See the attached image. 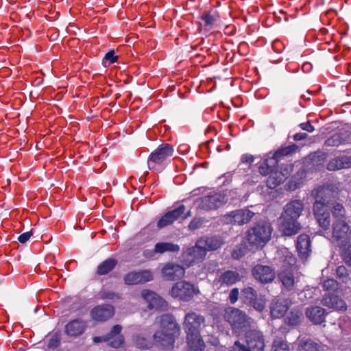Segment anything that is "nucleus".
<instances>
[{"mask_svg":"<svg viewBox=\"0 0 351 351\" xmlns=\"http://www.w3.org/2000/svg\"><path fill=\"white\" fill-rule=\"evenodd\" d=\"M205 319L194 311L186 313L183 328L186 335L187 351H204L205 344L200 336V329L204 325Z\"/></svg>","mask_w":351,"mask_h":351,"instance_id":"f257e3e1","label":"nucleus"},{"mask_svg":"<svg viewBox=\"0 0 351 351\" xmlns=\"http://www.w3.org/2000/svg\"><path fill=\"white\" fill-rule=\"evenodd\" d=\"M180 332V328L174 316L164 314L160 317V328L153 335L154 341L165 349L173 348L175 339Z\"/></svg>","mask_w":351,"mask_h":351,"instance_id":"f03ea898","label":"nucleus"},{"mask_svg":"<svg viewBox=\"0 0 351 351\" xmlns=\"http://www.w3.org/2000/svg\"><path fill=\"white\" fill-rule=\"evenodd\" d=\"M174 148L168 143H162L154 150L147 158V166L154 172H161L173 155Z\"/></svg>","mask_w":351,"mask_h":351,"instance_id":"7ed1b4c3","label":"nucleus"},{"mask_svg":"<svg viewBox=\"0 0 351 351\" xmlns=\"http://www.w3.org/2000/svg\"><path fill=\"white\" fill-rule=\"evenodd\" d=\"M271 231L272 228L269 223H257L247 231L246 239L250 245L262 247L270 240Z\"/></svg>","mask_w":351,"mask_h":351,"instance_id":"20e7f679","label":"nucleus"},{"mask_svg":"<svg viewBox=\"0 0 351 351\" xmlns=\"http://www.w3.org/2000/svg\"><path fill=\"white\" fill-rule=\"evenodd\" d=\"M225 319L228 322L234 330L246 329L250 325V319L242 311L228 307L224 314Z\"/></svg>","mask_w":351,"mask_h":351,"instance_id":"39448f33","label":"nucleus"},{"mask_svg":"<svg viewBox=\"0 0 351 351\" xmlns=\"http://www.w3.org/2000/svg\"><path fill=\"white\" fill-rule=\"evenodd\" d=\"M199 293L198 289L186 281L176 282L170 291L171 295L183 301H190L195 295Z\"/></svg>","mask_w":351,"mask_h":351,"instance_id":"423d86ee","label":"nucleus"},{"mask_svg":"<svg viewBox=\"0 0 351 351\" xmlns=\"http://www.w3.org/2000/svg\"><path fill=\"white\" fill-rule=\"evenodd\" d=\"M255 213L247 208L238 209L221 216V221L227 225L241 226L251 221Z\"/></svg>","mask_w":351,"mask_h":351,"instance_id":"0eeeda50","label":"nucleus"},{"mask_svg":"<svg viewBox=\"0 0 351 351\" xmlns=\"http://www.w3.org/2000/svg\"><path fill=\"white\" fill-rule=\"evenodd\" d=\"M228 201L227 197L221 193L209 194L197 199L195 202L198 208L204 210H212L217 209Z\"/></svg>","mask_w":351,"mask_h":351,"instance_id":"6e6552de","label":"nucleus"},{"mask_svg":"<svg viewBox=\"0 0 351 351\" xmlns=\"http://www.w3.org/2000/svg\"><path fill=\"white\" fill-rule=\"evenodd\" d=\"M332 238L339 245L349 243L351 238V229L345 219H336L332 223Z\"/></svg>","mask_w":351,"mask_h":351,"instance_id":"1a4fd4ad","label":"nucleus"},{"mask_svg":"<svg viewBox=\"0 0 351 351\" xmlns=\"http://www.w3.org/2000/svg\"><path fill=\"white\" fill-rule=\"evenodd\" d=\"M121 330L122 326L121 325H115L107 335L102 337H93V341L96 343L103 341L109 342L108 345L110 346L118 348L124 343L123 336L119 335Z\"/></svg>","mask_w":351,"mask_h":351,"instance_id":"9d476101","label":"nucleus"},{"mask_svg":"<svg viewBox=\"0 0 351 351\" xmlns=\"http://www.w3.org/2000/svg\"><path fill=\"white\" fill-rule=\"evenodd\" d=\"M245 346L248 351H264L265 338L262 332L256 330H250L245 333Z\"/></svg>","mask_w":351,"mask_h":351,"instance_id":"9b49d317","label":"nucleus"},{"mask_svg":"<svg viewBox=\"0 0 351 351\" xmlns=\"http://www.w3.org/2000/svg\"><path fill=\"white\" fill-rule=\"evenodd\" d=\"M311 195L315 199L313 205L317 203L321 204L322 207H330V204L333 200V191L330 185L320 186L313 189Z\"/></svg>","mask_w":351,"mask_h":351,"instance_id":"f8f14e48","label":"nucleus"},{"mask_svg":"<svg viewBox=\"0 0 351 351\" xmlns=\"http://www.w3.org/2000/svg\"><path fill=\"white\" fill-rule=\"evenodd\" d=\"M153 276L149 270H142L139 271H131L123 277L125 284L128 285H135L143 284L151 281Z\"/></svg>","mask_w":351,"mask_h":351,"instance_id":"ddd939ff","label":"nucleus"},{"mask_svg":"<svg viewBox=\"0 0 351 351\" xmlns=\"http://www.w3.org/2000/svg\"><path fill=\"white\" fill-rule=\"evenodd\" d=\"M141 295L147 302V307L149 309L156 311H165L167 309V303L156 293L145 289L142 291Z\"/></svg>","mask_w":351,"mask_h":351,"instance_id":"4468645a","label":"nucleus"},{"mask_svg":"<svg viewBox=\"0 0 351 351\" xmlns=\"http://www.w3.org/2000/svg\"><path fill=\"white\" fill-rule=\"evenodd\" d=\"M275 274L274 269L267 265H256L252 269L253 276L262 284L271 282Z\"/></svg>","mask_w":351,"mask_h":351,"instance_id":"2eb2a0df","label":"nucleus"},{"mask_svg":"<svg viewBox=\"0 0 351 351\" xmlns=\"http://www.w3.org/2000/svg\"><path fill=\"white\" fill-rule=\"evenodd\" d=\"M241 295L245 302H247L254 309L261 312L265 307V304L263 299L258 298L257 292L252 287H245L241 291Z\"/></svg>","mask_w":351,"mask_h":351,"instance_id":"dca6fc26","label":"nucleus"},{"mask_svg":"<svg viewBox=\"0 0 351 351\" xmlns=\"http://www.w3.org/2000/svg\"><path fill=\"white\" fill-rule=\"evenodd\" d=\"M241 279V277L237 271L227 270L218 275L214 280V285L219 288L229 287L240 281Z\"/></svg>","mask_w":351,"mask_h":351,"instance_id":"f3484780","label":"nucleus"},{"mask_svg":"<svg viewBox=\"0 0 351 351\" xmlns=\"http://www.w3.org/2000/svg\"><path fill=\"white\" fill-rule=\"evenodd\" d=\"M186 207L182 204L178 208L165 213L157 222L158 229L163 228L172 224L175 221L180 219L185 212Z\"/></svg>","mask_w":351,"mask_h":351,"instance_id":"a211bd4d","label":"nucleus"},{"mask_svg":"<svg viewBox=\"0 0 351 351\" xmlns=\"http://www.w3.org/2000/svg\"><path fill=\"white\" fill-rule=\"evenodd\" d=\"M114 313V307L110 304L98 305L90 311L91 318L96 322H105L112 317Z\"/></svg>","mask_w":351,"mask_h":351,"instance_id":"6ab92c4d","label":"nucleus"},{"mask_svg":"<svg viewBox=\"0 0 351 351\" xmlns=\"http://www.w3.org/2000/svg\"><path fill=\"white\" fill-rule=\"evenodd\" d=\"M162 274L167 280H176L184 276L185 269L180 265L168 263L163 267Z\"/></svg>","mask_w":351,"mask_h":351,"instance_id":"aec40b11","label":"nucleus"},{"mask_svg":"<svg viewBox=\"0 0 351 351\" xmlns=\"http://www.w3.org/2000/svg\"><path fill=\"white\" fill-rule=\"evenodd\" d=\"M313 211L319 226L324 230H328L330 225L329 207H322L317 203L316 205H313Z\"/></svg>","mask_w":351,"mask_h":351,"instance_id":"412c9836","label":"nucleus"},{"mask_svg":"<svg viewBox=\"0 0 351 351\" xmlns=\"http://www.w3.org/2000/svg\"><path fill=\"white\" fill-rule=\"evenodd\" d=\"M303 210L304 204L301 200H291L284 206L281 216L298 219Z\"/></svg>","mask_w":351,"mask_h":351,"instance_id":"4be33fe9","label":"nucleus"},{"mask_svg":"<svg viewBox=\"0 0 351 351\" xmlns=\"http://www.w3.org/2000/svg\"><path fill=\"white\" fill-rule=\"evenodd\" d=\"M207 254L204 246L197 240L195 245L189 247L184 252V256L187 260L191 263L194 262H200L203 261Z\"/></svg>","mask_w":351,"mask_h":351,"instance_id":"5701e85b","label":"nucleus"},{"mask_svg":"<svg viewBox=\"0 0 351 351\" xmlns=\"http://www.w3.org/2000/svg\"><path fill=\"white\" fill-rule=\"evenodd\" d=\"M280 229L285 236H293L296 234L301 229V225L298 219H291L280 216Z\"/></svg>","mask_w":351,"mask_h":351,"instance_id":"b1692460","label":"nucleus"},{"mask_svg":"<svg viewBox=\"0 0 351 351\" xmlns=\"http://www.w3.org/2000/svg\"><path fill=\"white\" fill-rule=\"evenodd\" d=\"M326 314V310L318 306H309L305 311L306 317L314 324L324 322Z\"/></svg>","mask_w":351,"mask_h":351,"instance_id":"393cba45","label":"nucleus"},{"mask_svg":"<svg viewBox=\"0 0 351 351\" xmlns=\"http://www.w3.org/2000/svg\"><path fill=\"white\" fill-rule=\"evenodd\" d=\"M291 304L288 298H278L273 301L271 306V315L274 318L282 317Z\"/></svg>","mask_w":351,"mask_h":351,"instance_id":"a878e982","label":"nucleus"},{"mask_svg":"<svg viewBox=\"0 0 351 351\" xmlns=\"http://www.w3.org/2000/svg\"><path fill=\"white\" fill-rule=\"evenodd\" d=\"M86 322L81 319H75L65 326V333L70 337H77L83 334L86 328Z\"/></svg>","mask_w":351,"mask_h":351,"instance_id":"bb28decb","label":"nucleus"},{"mask_svg":"<svg viewBox=\"0 0 351 351\" xmlns=\"http://www.w3.org/2000/svg\"><path fill=\"white\" fill-rule=\"evenodd\" d=\"M322 304L336 311H345L347 309L346 304L341 298L336 295L330 293L324 295L322 300Z\"/></svg>","mask_w":351,"mask_h":351,"instance_id":"cd10ccee","label":"nucleus"},{"mask_svg":"<svg viewBox=\"0 0 351 351\" xmlns=\"http://www.w3.org/2000/svg\"><path fill=\"white\" fill-rule=\"evenodd\" d=\"M278 278L285 289L287 291L293 290L299 281L294 277L293 271L289 269H282L278 274Z\"/></svg>","mask_w":351,"mask_h":351,"instance_id":"c85d7f7f","label":"nucleus"},{"mask_svg":"<svg viewBox=\"0 0 351 351\" xmlns=\"http://www.w3.org/2000/svg\"><path fill=\"white\" fill-rule=\"evenodd\" d=\"M296 247L299 256L302 259H306L311 252V241L308 235L300 234L297 241Z\"/></svg>","mask_w":351,"mask_h":351,"instance_id":"c756f323","label":"nucleus"},{"mask_svg":"<svg viewBox=\"0 0 351 351\" xmlns=\"http://www.w3.org/2000/svg\"><path fill=\"white\" fill-rule=\"evenodd\" d=\"M351 167V156H342L336 157L329 161L327 169L329 171H335Z\"/></svg>","mask_w":351,"mask_h":351,"instance_id":"7c9ffc66","label":"nucleus"},{"mask_svg":"<svg viewBox=\"0 0 351 351\" xmlns=\"http://www.w3.org/2000/svg\"><path fill=\"white\" fill-rule=\"evenodd\" d=\"M206 251H214L221 247L224 242L221 237L213 236L199 239Z\"/></svg>","mask_w":351,"mask_h":351,"instance_id":"2f4dec72","label":"nucleus"},{"mask_svg":"<svg viewBox=\"0 0 351 351\" xmlns=\"http://www.w3.org/2000/svg\"><path fill=\"white\" fill-rule=\"evenodd\" d=\"M288 172L285 173L278 171H273L267 180V185L270 189H274L280 184L288 176Z\"/></svg>","mask_w":351,"mask_h":351,"instance_id":"473e14b6","label":"nucleus"},{"mask_svg":"<svg viewBox=\"0 0 351 351\" xmlns=\"http://www.w3.org/2000/svg\"><path fill=\"white\" fill-rule=\"evenodd\" d=\"M118 262L115 258H110L101 262L97 267L96 274L104 276L109 274L117 266Z\"/></svg>","mask_w":351,"mask_h":351,"instance_id":"72a5a7b5","label":"nucleus"},{"mask_svg":"<svg viewBox=\"0 0 351 351\" xmlns=\"http://www.w3.org/2000/svg\"><path fill=\"white\" fill-rule=\"evenodd\" d=\"M180 247L177 244L171 242H160L155 245L154 252L156 253L162 254L166 252H178Z\"/></svg>","mask_w":351,"mask_h":351,"instance_id":"f704fd0d","label":"nucleus"},{"mask_svg":"<svg viewBox=\"0 0 351 351\" xmlns=\"http://www.w3.org/2000/svg\"><path fill=\"white\" fill-rule=\"evenodd\" d=\"M132 341L134 345L141 349H147L153 345V341L143 334L134 335Z\"/></svg>","mask_w":351,"mask_h":351,"instance_id":"c9c22d12","label":"nucleus"},{"mask_svg":"<svg viewBox=\"0 0 351 351\" xmlns=\"http://www.w3.org/2000/svg\"><path fill=\"white\" fill-rule=\"evenodd\" d=\"M300 351H321V346L311 340H301Z\"/></svg>","mask_w":351,"mask_h":351,"instance_id":"e433bc0d","label":"nucleus"},{"mask_svg":"<svg viewBox=\"0 0 351 351\" xmlns=\"http://www.w3.org/2000/svg\"><path fill=\"white\" fill-rule=\"evenodd\" d=\"M271 351H290V350L286 341L281 337H277L272 342Z\"/></svg>","mask_w":351,"mask_h":351,"instance_id":"4c0bfd02","label":"nucleus"},{"mask_svg":"<svg viewBox=\"0 0 351 351\" xmlns=\"http://www.w3.org/2000/svg\"><path fill=\"white\" fill-rule=\"evenodd\" d=\"M298 149V146L295 144H292L291 145L282 147L278 149L274 154V156L277 157L279 160L281 157L287 156L289 154H293L296 152Z\"/></svg>","mask_w":351,"mask_h":351,"instance_id":"58836bf2","label":"nucleus"},{"mask_svg":"<svg viewBox=\"0 0 351 351\" xmlns=\"http://www.w3.org/2000/svg\"><path fill=\"white\" fill-rule=\"evenodd\" d=\"M302 314L298 311H291L287 316L286 320L289 325L296 326L300 323Z\"/></svg>","mask_w":351,"mask_h":351,"instance_id":"ea45409f","label":"nucleus"},{"mask_svg":"<svg viewBox=\"0 0 351 351\" xmlns=\"http://www.w3.org/2000/svg\"><path fill=\"white\" fill-rule=\"evenodd\" d=\"M342 245L341 256L345 263L351 266V245L349 243H344Z\"/></svg>","mask_w":351,"mask_h":351,"instance_id":"a19ab883","label":"nucleus"},{"mask_svg":"<svg viewBox=\"0 0 351 351\" xmlns=\"http://www.w3.org/2000/svg\"><path fill=\"white\" fill-rule=\"evenodd\" d=\"M332 216L335 218L342 219L346 220V210L342 204L336 203L332 210Z\"/></svg>","mask_w":351,"mask_h":351,"instance_id":"79ce46f5","label":"nucleus"},{"mask_svg":"<svg viewBox=\"0 0 351 351\" xmlns=\"http://www.w3.org/2000/svg\"><path fill=\"white\" fill-rule=\"evenodd\" d=\"M343 142L340 134H335L325 141V145L330 147L339 146Z\"/></svg>","mask_w":351,"mask_h":351,"instance_id":"37998d69","label":"nucleus"},{"mask_svg":"<svg viewBox=\"0 0 351 351\" xmlns=\"http://www.w3.org/2000/svg\"><path fill=\"white\" fill-rule=\"evenodd\" d=\"M337 277L343 282H346L349 280V274L346 267L343 265L337 267L336 269Z\"/></svg>","mask_w":351,"mask_h":351,"instance_id":"c03bdc74","label":"nucleus"},{"mask_svg":"<svg viewBox=\"0 0 351 351\" xmlns=\"http://www.w3.org/2000/svg\"><path fill=\"white\" fill-rule=\"evenodd\" d=\"M204 219L202 218H194L191 221L189 224V229L190 230H197L202 226Z\"/></svg>","mask_w":351,"mask_h":351,"instance_id":"a18cd8bd","label":"nucleus"},{"mask_svg":"<svg viewBox=\"0 0 351 351\" xmlns=\"http://www.w3.org/2000/svg\"><path fill=\"white\" fill-rule=\"evenodd\" d=\"M283 267H286L287 265L291 267L294 265L295 263V258L293 256V254L288 253L285 255L284 261H283ZM286 269V268H284Z\"/></svg>","mask_w":351,"mask_h":351,"instance_id":"49530a36","label":"nucleus"},{"mask_svg":"<svg viewBox=\"0 0 351 351\" xmlns=\"http://www.w3.org/2000/svg\"><path fill=\"white\" fill-rule=\"evenodd\" d=\"M337 282L333 279H328L324 281L322 287L325 290H333L337 287Z\"/></svg>","mask_w":351,"mask_h":351,"instance_id":"de8ad7c7","label":"nucleus"},{"mask_svg":"<svg viewBox=\"0 0 351 351\" xmlns=\"http://www.w3.org/2000/svg\"><path fill=\"white\" fill-rule=\"evenodd\" d=\"M278 158L273 155L271 158L266 159L264 162L272 171H274V168L278 165Z\"/></svg>","mask_w":351,"mask_h":351,"instance_id":"09e8293b","label":"nucleus"},{"mask_svg":"<svg viewBox=\"0 0 351 351\" xmlns=\"http://www.w3.org/2000/svg\"><path fill=\"white\" fill-rule=\"evenodd\" d=\"M118 56L114 55V51H110L108 52L105 57H104V61L105 63L108 61L109 64H112L115 62L117 60Z\"/></svg>","mask_w":351,"mask_h":351,"instance_id":"8fccbe9b","label":"nucleus"},{"mask_svg":"<svg viewBox=\"0 0 351 351\" xmlns=\"http://www.w3.org/2000/svg\"><path fill=\"white\" fill-rule=\"evenodd\" d=\"M202 19L204 22L205 25L207 26H212L215 21L214 16L210 15L209 14H203Z\"/></svg>","mask_w":351,"mask_h":351,"instance_id":"3c124183","label":"nucleus"},{"mask_svg":"<svg viewBox=\"0 0 351 351\" xmlns=\"http://www.w3.org/2000/svg\"><path fill=\"white\" fill-rule=\"evenodd\" d=\"M239 295V291L237 288H234L233 289H232L229 294L230 302L232 304H234L238 300Z\"/></svg>","mask_w":351,"mask_h":351,"instance_id":"603ef678","label":"nucleus"},{"mask_svg":"<svg viewBox=\"0 0 351 351\" xmlns=\"http://www.w3.org/2000/svg\"><path fill=\"white\" fill-rule=\"evenodd\" d=\"M230 351H248L247 348L244 345L241 343L239 341H237L234 342V346L232 347Z\"/></svg>","mask_w":351,"mask_h":351,"instance_id":"864d4df0","label":"nucleus"},{"mask_svg":"<svg viewBox=\"0 0 351 351\" xmlns=\"http://www.w3.org/2000/svg\"><path fill=\"white\" fill-rule=\"evenodd\" d=\"M273 171L268 167L267 166L265 162H263V165H261L260 167H259V172L261 173V174L263 175V176H267L268 174L270 175V173L272 172Z\"/></svg>","mask_w":351,"mask_h":351,"instance_id":"5fc2aeb1","label":"nucleus"},{"mask_svg":"<svg viewBox=\"0 0 351 351\" xmlns=\"http://www.w3.org/2000/svg\"><path fill=\"white\" fill-rule=\"evenodd\" d=\"M32 235V232H24L18 237V240L20 243H25L29 239Z\"/></svg>","mask_w":351,"mask_h":351,"instance_id":"6e6d98bb","label":"nucleus"},{"mask_svg":"<svg viewBox=\"0 0 351 351\" xmlns=\"http://www.w3.org/2000/svg\"><path fill=\"white\" fill-rule=\"evenodd\" d=\"M241 161L243 163L251 164L254 161V157L250 154H243L241 157Z\"/></svg>","mask_w":351,"mask_h":351,"instance_id":"4d7b16f0","label":"nucleus"},{"mask_svg":"<svg viewBox=\"0 0 351 351\" xmlns=\"http://www.w3.org/2000/svg\"><path fill=\"white\" fill-rule=\"evenodd\" d=\"M59 345V340L57 337H53L50 339L48 343V347L51 348H56Z\"/></svg>","mask_w":351,"mask_h":351,"instance_id":"13d9d810","label":"nucleus"},{"mask_svg":"<svg viewBox=\"0 0 351 351\" xmlns=\"http://www.w3.org/2000/svg\"><path fill=\"white\" fill-rule=\"evenodd\" d=\"M300 127L302 130L309 132H311L314 130V127L309 122L301 123Z\"/></svg>","mask_w":351,"mask_h":351,"instance_id":"bf43d9fd","label":"nucleus"},{"mask_svg":"<svg viewBox=\"0 0 351 351\" xmlns=\"http://www.w3.org/2000/svg\"><path fill=\"white\" fill-rule=\"evenodd\" d=\"M243 256V252L241 249L235 250L232 253V256L234 259H239Z\"/></svg>","mask_w":351,"mask_h":351,"instance_id":"052dcab7","label":"nucleus"},{"mask_svg":"<svg viewBox=\"0 0 351 351\" xmlns=\"http://www.w3.org/2000/svg\"><path fill=\"white\" fill-rule=\"evenodd\" d=\"M116 297V294L112 292H106L104 291L101 293V298L103 299H114Z\"/></svg>","mask_w":351,"mask_h":351,"instance_id":"680f3d73","label":"nucleus"},{"mask_svg":"<svg viewBox=\"0 0 351 351\" xmlns=\"http://www.w3.org/2000/svg\"><path fill=\"white\" fill-rule=\"evenodd\" d=\"M307 136H308V134L306 133H298L293 136V139L295 141H301V140L305 139L307 138Z\"/></svg>","mask_w":351,"mask_h":351,"instance_id":"e2e57ef3","label":"nucleus"},{"mask_svg":"<svg viewBox=\"0 0 351 351\" xmlns=\"http://www.w3.org/2000/svg\"><path fill=\"white\" fill-rule=\"evenodd\" d=\"M190 215H191V212L188 211L186 214L184 213V214L182 215V216L181 217H182L183 219H186Z\"/></svg>","mask_w":351,"mask_h":351,"instance_id":"0e129e2a","label":"nucleus"},{"mask_svg":"<svg viewBox=\"0 0 351 351\" xmlns=\"http://www.w3.org/2000/svg\"><path fill=\"white\" fill-rule=\"evenodd\" d=\"M309 66L308 64H303V68Z\"/></svg>","mask_w":351,"mask_h":351,"instance_id":"69168bd1","label":"nucleus"}]
</instances>
